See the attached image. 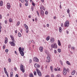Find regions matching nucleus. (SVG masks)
<instances>
[{"label":"nucleus","instance_id":"f257e3e1","mask_svg":"<svg viewBox=\"0 0 77 77\" xmlns=\"http://www.w3.org/2000/svg\"><path fill=\"white\" fill-rule=\"evenodd\" d=\"M19 51L20 52V53L21 55L22 56H24V52L23 51H22V49H21V48L20 47L19 48Z\"/></svg>","mask_w":77,"mask_h":77},{"label":"nucleus","instance_id":"f03ea898","mask_svg":"<svg viewBox=\"0 0 77 77\" xmlns=\"http://www.w3.org/2000/svg\"><path fill=\"white\" fill-rule=\"evenodd\" d=\"M36 71L38 75H39V76L40 77H41V76L42 75V74L41 73V71H39V69H36Z\"/></svg>","mask_w":77,"mask_h":77},{"label":"nucleus","instance_id":"7ed1b4c3","mask_svg":"<svg viewBox=\"0 0 77 77\" xmlns=\"http://www.w3.org/2000/svg\"><path fill=\"white\" fill-rule=\"evenodd\" d=\"M69 25V22L68 21H66L64 24V27H68Z\"/></svg>","mask_w":77,"mask_h":77},{"label":"nucleus","instance_id":"20e7f679","mask_svg":"<svg viewBox=\"0 0 77 77\" xmlns=\"http://www.w3.org/2000/svg\"><path fill=\"white\" fill-rule=\"evenodd\" d=\"M51 47L52 48H57V44L55 43L51 45Z\"/></svg>","mask_w":77,"mask_h":77},{"label":"nucleus","instance_id":"39448f33","mask_svg":"<svg viewBox=\"0 0 77 77\" xmlns=\"http://www.w3.org/2000/svg\"><path fill=\"white\" fill-rule=\"evenodd\" d=\"M33 60L34 62H39V59L36 57H34L33 58Z\"/></svg>","mask_w":77,"mask_h":77},{"label":"nucleus","instance_id":"423d86ee","mask_svg":"<svg viewBox=\"0 0 77 77\" xmlns=\"http://www.w3.org/2000/svg\"><path fill=\"white\" fill-rule=\"evenodd\" d=\"M7 8L8 9H11V4L9 3H7Z\"/></svg>","mask_w":77,"mask_h":77},{"label":"nucleus","instance_id":"0eeeda50","mask_svg":"<svg viewBox=\"0 0 77 77\" xmlns=\"http://www.w3.org/2000/svg\"><path fill=\"white\" fill-rule=\"evenodd\" d=\"M14 41H11L9 42L10 44V45H11V46H15V43H14Z\"/></svg>","mask_w":77,"mask_h":77},{"label":"nucleus","instance_id":"6e6552de","mask_svg":"<svg viewBox=\"0 0 77 77\" xmlns=\"http://www.w3.org/2000/svg\"><path fill=\"white\" fill-rule=\"evenodd\" d=\"M50 42L51 43H53L54 42V38L53 37H52L50 39Z\"/></svg>","mask_w":77,"mask_h":77},{"label":"nucleus","instance_id":"1a4fd4ad","mask_svg":"<svg viewBox=\"0 0 77 77\" xmlns=\"http://www.w3.org/2000/svg\"><path fill=\"white\" fill-rule=\"evenodd\" d=\"M66 69H64V70L63 72V74L64 75H65L66 74Z\"/></svg>","mask_w":77,"mask_h":77},{"label":"nucleus","instance_id":"9d476101","mask_svg":"<svg viewBox=\"0 0 77 77\" xmlns=\"http://www.w3.org/2000/svg\"><path fill=\"white\" fill-rule=\"evenodd\" d=\"M34 66L35 68H39V67H40V66L37 63H35L34 64Z\"/></svg>","mask_w":77,"mask_h":77},{"label":"nucleus","instance_id":"9b49d317","mask_svg":"<svg viewBox=\"0 0 77 77\" xmlns=\"http://www.w3.org/2000/svg\"><path fill=\"white\" fill-rule=\"evenodd\" d=\"M39 50H40L41 52H42L43 51V47L40 46L39 48Z\"/></svg>","mask_w":77,"mask_h":77},{"label":"nucleus","instance_id":"f8f14e48","mask_svg":"<svg viewBox=\"0 0 77 77\" xmlns=\"http://www.w3.org/2000/svg\"><path fill=\"white\" fill-rule=\"evenodd\" d=\"M10 37L12 40V41H14V36H13V35H11Z\"/></svg>","mask_w":77,"mask_h":77},{"label":"nucleus","instance_id":"ddd939ff","mask_svg":"<svg viewBox=\"0 0 77 77\" xmlns=\"http://www.w3.org/2000/svg\"><path fill=\"white\" fill-rule=\"evenodd\" d=\"M41 14V15H42V16H43L44 15V12L43 11V10H42L40 12Z\"/></svg>","mask_w":77,"mask_h":77},{"label":"nucleus","instance_id":"4468645a","mask_svg":"<svg viewBox=\"0 0 77 77\" xmlns=\"http://www.w3.org/2000/svg\"><path fill=\"white\" fill-rule=\"evenodd\" d=\"M20 70L22 72H24L25 71V69L24 68H20Z\"/></svg>","mask_w":77,"mask_h":77},{"label":"nucleus","instance_id":"2eb2a0df","mask_svg":"<svg viewBox=\"0 0 77 77\" xmlns=\"http://www.w3.org/2000/svg\"><path fill=\"white\" fill-rule=\"evenodd\" d=\"M8 41V38H7V37H6L5 38V44H7Z\"/></svg>","mask_w":77,"mask_h":77},{"label":"nucleus","instance_id":"dca6fc26","mask_svg":"<svg viewBox=\"0 0 77 77\" xmlns=\"http://www.w3.org/2000/svg\"><path fill=\"white\" fill-rule=\"evenodd\" d=\"M58 43L59 46H61V43H60V40H58Z\"/></svg>","mask_w":77,"mask_h":77},{"label":"nucleus","instance_id":"f3484780","mask_svg":"<svg viewBox=\"0 0 77 77\" xmlns=\"http://www.w3.org/2000/svg\"><path fill=\"white\" fill-rule=\"evenodd\" d=\"M60 68H59V69H58V68H57V69L56 68H55L54 70L55 71H60Z\"/></svg>","mask_w":77,"mask_h":77},{"label":"nucleus","instance_id":"a211bd4d","mask_svg":"<svg viewBox=\"0 0 77 77\" xmlns=\"http://www.w3.org/2000/svg\"><path fill=\"white\" fill-rule=\"evenodd\" d=\"M3 1H1L0 2V6H3Z\"/></svg>","mask_w":77,"mask_h":77},{"label":"nucleus","instance_id":"6ab92c4d","mask_svg":"<svg viewBox=\"0 0 77 77\" xmlns=\"http://www.w3.org/2000/svg\"><path fill=\"white\" fill-rule=\"evenodd\" d=\"M30 77H34L33 74L32 73H31L29 75Z\"/></svg>","mask_w":77,"mask_h":77},{"label":"nucleus","instance_id":"aec40b11","mask_svg":"<svg viewBox=\"0 0 77 77\" xmlns=\"http://www.w3.org/2000/svg\"><path fill=\"white\" fill-rule=\"evenodd\" d=\"M75 70H73L72 72V75H74L75 74Z\"/></svg>","mask_w":77,"mask_h":77},{"label":"nucleus","instance_id":"412c9836","mask_svg":"<svg viewBox=\"0 0 77 77\" xmlns=\"http://www.w3.org/2000/svg\"><path fill=\"white\" fill-rule=\"evenodd\" d=\"M26 32L27 33L29 32V28H27L26 29Z\"/></svg>","mask_w":77,"mask_h":77},{"label":"nucleus","instance_id":"4be33fe9","mask_svg":"<svg viewBox=\"0 0 77 77\" xmlns=\"http://www.w3.org/2000/svg\"><path fill=\"white\" fill-rule=\"evenodd\" d=\"M59 32H60V33L62 32V28H61V27H60L59 28Z\"/></svg>","mask_w":77,"mask_h":77},{"label":"nucleus","instance_id":"5701e85b","mask_svg":"<svg viewBox=\"0 0 77 77\" xmlns=\"http://www.w3.org/2000/svg\"><path fill=\"white\" fill-rule=\"evenodd\" d=\"M10 77H13V72H11L10 73Z\"/></svg>","mask_w":77,"mask_h":77},{"label":"nucleus","instance_id":"b1692460","mask_svg":"<svg viewBox=\"0 0 77 77\" xmlns=\"http://www.w3.org/2000/svg\"><path fill=\"white\" fill-rule=\"evenodd\" d=\"M50 39V37L49 36H48L46 38L47 41H48Z\"/></svg>","mask_w":77,"mask_h":77},{"label":"nucleus","instance_id":"393cba45","mask_svg":"<svg viewBox=\"0 0 77 77\" xmlns=\"http://www.w3.org/2000/svg\"><path fill=\"white\" fill-rule=\"evenodd\" d=\"M9 22L10 23H11V22H12V19L11 18L9 19Z\"/></svg>","mask_w":77,"mask_h":77},{"label":"nucleus","instance_id":"a878e982","mask_svg":"<svg viewBox=\"0 0 77 77\" xmlns=\"http://www.w3.org/2000/svg\"><path fill=\"white\" fill-rule=\"evenodd\" d=\"M24 27H25L26 29H27V28H28V26H27V25H26V24H24Z\"/></svg>","mask_w":77,"mask_h":77},{"label":"nucleus","instance_id":"bb28decb","mask_svg":"<svg viewBox=\"0 0 77 77\" xmlns=\"http://www.w3.org/2000/svg\"><path fill=\"white\" fill-rule=\"evenodd\" d=\"M69 12H70V10H69V9H68L67 10V13H68V14H69Z\"/></svg>","mask_w":77,"mask_h":77},{"label":"nucleus","instance_id":"cd10ccee","mask_svg":"<svg viewBox=\"0 0 77 77\" xmlns=\"http://www.w3.org/2000/svg\"><path fill=\"white\" fill-rule=\"evenodd\" d=\"M20 22H18L16 24V25L17 26H19V25H20Z\"/></svg>","mask_w":77,"mask_h":77},{"label":"nucleus","instance_id":"c85d7f7f","mask_svg":"<svg viewBox=\"0 0 77 77\" xmlns=\"http://www.w3.org/2000/svg\"><path fill=\"white\" fill-rule=\"evenodd\" d=\"M32 5L33 6H35V4L34 2H32Z\"/></svg>","mask_w":77,"mask_h":77},{"label":"nucleus","instance_id":"c756f323","mask_svg":"<svg viewBox=\"0 0 77 77\" xmlns=\"http://www.w3.org/2000/svg\"><path fill=\"white\" fill-rule=\"evenodd\" d=\"M18 36L19 37H21V33L20 32H19L18 33Z\"/></svg>","mask_w":77,"mask_h":77},{"label":"nucleus","instance_id":"7c9ffc66","mask_svg":"<svg viewBox=\"0 0 77 77\" xmlns=\"http://www.w3.org/2000/svg\"><path fill=\"white\" fill-rule=\"evenodd\" d=\"M67 64L68 65H71V63H69V62L68 61H67L66 62Z\"/></svg>","mask_w":77,"mask_h":77},{"label":"nucleus","instance_id":"2f4dec72","mask_svg":"<svg viewBox=\"0 0 77 77\" xmlns=\"http://www.w3.org/2000/svg\"><path fill=\"white\" fill-rule=\"evenodd\" d=\"M5 73L6 75H7V76L8 77H9V76L8 75V72H5Z\"/></svg>","mask_w":77,"mask_h":77},{"label":"nucleus","instance_id":"473e14b6","mask_svg":"<svg viewBox=\"0 0 77 77\" xmlns=\"http://www.w3.org/2000/svg\"><path fill=\"white\" fill-rule=\"evenodd\" d=\"M34 75H36V72L35 71H34Z\"/></svg>","mask_w":77,"mask_h":77},{"label":"nucleus","instance_id":"72a5a7b5","mask_svg":"<svg viewBox=\"0 0 77 77\" xmlns=\"http://www.w3.org/2000/svg\"><path fill=\"white\" fill-rule=\"evenodd\" d=\"M47 59H48V60H50V57H47Z\"/></svg>","mask_w":77,"mask_h":77},{"label":"nucleus","instance_id":"f704fd0d","mask_svg":"<svg viewBox=\"0 0 77 77\" xmlns=\"http://www.w3.org/2000/svg\"><path fill=\"white\" fill-rule=\"evenodd\" d=\"M19 1L21 2V3H24V0H19Z\"/></svg>","mask_w":77,"mask_h":77},{"label":"nucleus","instance_id":"c9c22d12","mask_svg":"<svg viewBox=\"0 0 77 77\" xmlns=\"http://www.w3.org/2000/svg\"><path fill=\"white\" fill-rule=\"evenodd\" d=\"M4 22L6 24L8 23V20H5Z\"/></svg>","mask_w":77,"mask_h":77},{"label":"nucleus","instance_id":"e433bc0d","mask_svg":"<svg viewBox=\"0 0 77 77\" xmlns=\"http://www.w3.org/2000/svg\"><path fill=\"white\" fill-rule=\"evenodd\" d=\"M58 51L59 53H60V51H61V50L60 49H58Z\"/></svg>","mask_w":77,"mask_h":77},{"label":"nucleus","instance_id":"4c0bfd02","mask_svg":"<svg viewBox=\"0 0 77 77\" xmlns=\"http://www.w3.org/2000/svg\"><path fill=\"white\" fill-rule=\"evenodd\" d=\"M23 67H24V66H23V64H20V68H23Z\"/></svg>","mask_w":77,"mask_h":77},{"label":"nucleus","instance_id":"58836bf2","mask_svg":"<svg viewBox=\"0 0 77 77\" xmlns=\"http://www.w3.org/2000/svg\"><path fill=\"white\" fill-rule=\"evenodd\" d=\"M32 62V59H30L29 60V63H31Z\"/></svg>","mask_w":77,"mask_h":77},{"label":"nucleus","instance_id":"ea45409f","mask_svg":"<svg viewBox=\"0 0 77 77\" xmlns=\"http://www.w3.org/2000/svg\"><path fill=\"white\" fill-rule=\"evenodd\" d=\"M42 9L43 10H44V11L45 10V8H44V6L42 7Z\"/></svg>","mask_w":77,"mask_h":77},{"label":"nucleus","instance_id":"a19ab883","mask_svg":"<svg viewBox=\"0 0 77 77\" xmlns=\"http://www.w3.org/2000/svg\"><path fill=\"white\" fill-rule=\"evenodd\" d=\"M4 70L5 72H7V71L6 70V69L5 68H4Z\"/></svg>","mask_w":77,"mask_h":77},{"label":"nucleus","instance_id":"79ce46f5","mask_svg":"<svg viewBox=\"0 0 77 77\" xmlns=\"http://www.w3.org/2000/svg\"><path fill=\"white\" fill-rule=\"evenodd\" d=\"M33 9H34V8H33V7H32L31 8V9L32 11H33Z\"/></svg>","mask_w":77,"mask_h":77},{"label":"nucleus","instance_id":"37998d69","mask_svg":"<svg viewBox=\"0 0 77 77\" xmlns=\"http://www.w3.org/2000/svg\"><path fill=\"white\" fill-rule=\"evenodd\" d=\"M61 27H63V23H61Z\"/></svg>","mask_w":77,"mask_h":77},{"label":"nucleus","instance_id":"c03bdc74","mask_svg":"<svg viewBox=\"0 0 77 77\" xmlns=\"http://www.w3.org/2000/svg\"><path fill=\"white\" fill-rule=\"evenodd\" d=\"M8 61H9V62H11V58L9 59Z\"/></svg>","mask_w":77,"mask_h":77},{"label":"nucleus","instance_id":"a18cd8bd","mask_svg":"<svg viewBox=\"0 0 77 77\" xmlns=\"http://www.w3.org/2000/svg\"><path fill=\"white\" fill-rule=\"evenodd\" d=\"M60 63L62 65H63V63H62V61H60Z\"/></svg>","mask_w":77,"mask_h":77},{"label":"nucleus","instance_id":"49530a36","mask_svg":"<svg viewBox=\"0 0 77 77\" xmlns=\"http://www.w3.org/2000/svg\"><path fill=\"white\" fill-rule=\"evenodd\" d=\"M19 6L20 7H22V4H21V3H19Z\"/></svg>","mask_w":77,"mask_h":77},{"label":"nucleus","instance_id":"de8ad7c7","mask_svg":"<svg viewBox=\"0 0 77 77\" xmlns=\"http://www.w3.org/2000/svg\"><path fill=\"white\" fill-rule=\"evenodd\" d=\"M48 11H46L45 12V14L46 15H47V14H48Z\"/></svg>","mask_w":77,"mask_h":77},{"label":"nucleus","instance_id":"09e8293b","mask_svg":"<svg viewBox=\"0 0 77 77\" xmlns=\"http://www.w3.org/2000/svg\"><path fill=\"white\" fill-rule=\"evenodd\" d=\"M71 47V45H69L68 46L69 48H70Z\"/></svg>","mask_w":77,"mask_h":77},{"label":"nucleus","instance_id":"8fccbe9b","mask_svg":"<svg viewBox=\"0 0 77 77\" xmlns=\"http://www.w3.org/2000/svg\"><path fill=\"white\" fill-rule=\"evenodd\" d=\"M36 13L38 15V16H39V12H38V11H36Z\"/></svg>","mask_w":77,"mask_h":77},{"label":"nucleus","instance_id":"3c124183","mask_svg":"<svg viewBox=\"0 0 77 77\" xmlns=\"http://www.w3.org/2000/svg\"><path fill=\"white\" fill-rule=\"evenodd\" d=\"M8 51H9V50H8V49H6L5 50V52H6V53H8Z\"/></svg>","mask_w":77,"mask_h":77},{"label":"nucleus","instance_id":"603ef678","mask_svg":"<svg viewBox=\"0 0 77 77\" xmlns=\"http://www.w3.org/2000/svg\"><path fill=\"white\" fill-rule=\"evenodd\" d=\"M51 77H54V75L53 74H52L51 75Z\"/></svg>","mask_w":77,"mask_h":77},{"label":"nucleus","instance_id":"864d4df0","mask_svg":"<svg viewBox=\"0 0 77 77\" xmlns=\"http://www.w3.org/2000/svg\"><path fill=\"white\" fill-rule=\"evenodd\" d=\"M54 53H55V54L57 53V51H56V50H55L54 51Z\"/></svg>","mask_w":77,"mask_h":77},{"label":"nucleus","instance_id":"5fc2aeb1","mask_svg":"<svg viewBox=\"0 0 77 77\" xmlns=\"http://www.w3.org/2000/svg\"><path fill=\"white\" fill-rule=\"evenodd\" d=\"M42 3H44V0H41Z\"/></svg>","mask_w":77,"mask_h":77},{"label":"nucleus","instance_id":"6e6d98bb","mask_svg":"<svg viewBox=\"0 0 77 77\" xmlns=\"http://www.w3.org/2000/svg\"><path fill=\"white\" fill-rule=\"evenodd\" d=\"M5 47H6V46L5 45H4L3 46V49H5Z\"/></svg>","mask_w":77,"mask_h":77},{"label":"nucleus","instance_id":"4d7b16f0","mask_svg":"<svg viewBox=\"0 0 77 77\" xmlns=\"http://www.w3.org/2000/svg\"><path fill=\"white\" fill-rule=\"evenodd\" d=\"M71 49H72V50H74V47H72Z\"/></svg>","mask_w":77,"mask_h":77},{"label":"nucleus","instance_id":"13d9d810","mask_svg":"<svg viewBox=\"0 0 77 77\" xmlns=\"http://www.w3.org/2000/svg\"><path fill=\"white\" fill-rule=\"evenodd\" d=\"M45 53H46V54H47V53L48 51L47 50H45Z\"/></svg>","mask_w":77,"mask_h":77},{"label":"nucleus","instance_id":"bf43d9fd","mask_svg":"<svg viewBox=\"0 0 77 77\" xmlns=\"http://www.w3.org/2000/svg\"><path fill=\"white\" fill-rule=\"evenodd\" d=\"M15 77H18V74H17L16 75Z\"/></svg>","mask_w":77,"mask_h":77},{"label":"nucleus","instance_id":"052dcab7","mask_svg":"<svg viewBox=\"0 0 77 77\" xmlns=\"http://www.w3.org/2000/svg\"><path fill=\"white\" fill-rule=\"evenodd\" d=\"M24 76L25 77H27V75L26 74H24Z\"/></svg>","mask_w":77,"mask_h":77},{"label":"nucleus","instance_id":"680f3d73","mask_svg":"<svg viewBox=\"0 0 77 77\" xmlns=\"http://www.w3.org/2000/svg\"><path fill=\"white\" fill-rule=\"evenodd\" d=\"M50 62V60H49L48 61L46 60V62H48V63H49V62Z\"/></svg>","mask_w":77,"mask_h":77},{"label":"nucleus","instance_id":"e2e57ef3","mask_svg":"<svg viewBox=\"0 0 77 77\" xmlns=\"http://www.w3.org/2000/svg\"><path fill=\"white\" fill-rule=\"evenodd\" d=\"M22 51H24V48H22Z\"/></svg>","mask_w":77,"mask_h":77},{"label":"nucleus","instance_id":"0e129e2a","mask_svg":"<svg viewBox=\"0 0 77 77\" xmlns=\"http://www.w3.org/2000/svg\"><path fill=\"white\" fill-rule=\"evenodd\" d=\"M54 20H56V17L55 16L54 17Z\"/></svg>","mask_w":77,"mask_h":77},{"label":"nucleus","instance_id":"69168bd1","mask_svg":"<svg viewBox=\"0 0 77 77\" xmlns=\"http://www.w3.org/2000/svg\"><path fill=\"white\" fill-rule=\"evenodd\" d=\"M46 26H47V27H49V24H47L46 25Z\"/></svg>","mask_w":77,"mask_h":77},{"label":"nucleus","instance_id":"338daca9","mask_svg":"<svg viewBox=\"0 0 77 77\" xmlns=\"http://www.w3.org/2000/svg\"><path fill=\"white\" fill-rule=\"evenodd\" d=\"M51 69L52 72H53V68H51Z\"/></svg>","mask_w":77,"mask_h":77},{"label":"nucleus","instance_id":"774afa93","mask_svg":"<svg viewBox=\"0 0 77 77\" xmlns=\"http://www.w3.org/2000/svg\"><path fill=\"white\" fill-rule=\"evenodd\" d=\"M15 33H17V30L15 31Z\"/></svg>","mask_w":77,"mask_h":77}]
</instances>
